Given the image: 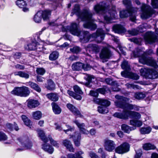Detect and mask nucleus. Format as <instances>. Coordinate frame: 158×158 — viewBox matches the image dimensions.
<instances>
[{
    "label": "nucleus",
    "mask_w": 158,
    "mask_h": 158,
    "mask_svg": "<svg viewBox=\"0 0 158 158\" xmlns=\"http://www.w3.org/2000/svg\"><path fill=\"white\" fill-rule=\"evenodd\" d=\"M112 30L116 33L121 34L126 32L125 28L121 24H116L112 27Z\"/></svg>",
    "instance_id": "nucleus-18"
},
{
    "label": "nucleus",
    "mask_w": 158,
    "mask_h": 158,
    "mask_svg": "<svg viewBox=\"0 0 158 158\" xmlns=\"http://www.w3.org/2000/svg\"><path fill=\"white\" fill-rule=\"evenodd\" d=\"M97 111L100 114H107L109 112L108 109L107 107L100 105L98 107Z\"/></svg>",
    "instance_id": "nucleus-43"
},
{
    "label": "nucleus",
    "mask_w": 158,
    "mask_h": 158,
    "mask_svg": "<svg viewBox=\"0 0 158 158\" xmlns=\"http://www.w3.org/2000/svg\"><path fill=\"white\" fill-rule=\"evenodd\" d=\"M123 3L125 6L126 9L121 10L119 12V15H122L124 17L127 15L128 12L130 11V13L133 11L135 10L134 8L132 6V2L131 0H123Z\"/></svg>",
    "instance_id": "nucleus-5"
},
{
    "label": "nucleus",
    "mask_w": 158,
    "mask_h": 158,
    "mask_svg": "<svg viewBox=\"0 0 158 158\" xmlns=\"http://www.w3.org/2000/svg\"><path fill=\"white\" fill-rule=\"evenodd\" d=\"M59 56V52L56 51H53L50 54L49 59L51 61H55L57 60Z\"/></svg>",
    "instance_id": "nucleus-35"
},
{
    "label": "nucleus",
    "mask_w": 158,
    "mask_h": 158,
    "mask_svg": "<svg viewBox=\"0 0 158 158\" xmlns=\"http://www.w3.org/2000/svg\"><path fill=\"white\" fill-rule=\"evenodd\" d=\"M139 78V77L137 74L131 72L128 78L133 80H138Z\"/></svg>",
    "instance_id": "nucleus-57"
},
{
    "label": "nucleus",
    "mask_w": 158,
    "mask_h": 158,
    "mask_svg": "<svg viewBox=\"0 0 158 158\" xmlns=\"http://www.w3.org/2000/svg\"><path fill=\"white\" fill-rule=\"evenodd\" d=\"M68 29L71 34L74 35L79 36L81 35V30L80 28L79 24L76 23H72L69 26H68Z\"/></svg>",
    "instance_id": "nucleus-6"
},
{
    "label": "nucleus",
    "mask_w": 158,
    "mask_h": 158,
    "mask_svg": "<svg viewBox=\"0 0 158 158\" xmlns=\"http://www.w3.org/2000/svg\"><path fill=\"white\" fill-rule=\"evenodd\" d=\"M144 40L146 44H152L156 42L157 39L155 33L152 31L147 32L144 36Z\"/></svg>",
    "instance_id": "nucleus-7"
},
{
    "label": "nucleus",
    "mask_w": 158,
    "mask_h": 158,
    "mask_svg": "<svg viewBox=\"0 0 158 158\" xmlns=\"http://www.w3.org/2000/svg\"><path fill=\"white\" fill-rule=\"evenodd\" d=\"M7 135L3 132L0 131V141H4L7 140Z\"/></svg>",
    "instance_id": "nucleus-59"
},
{
    "label": "nucleus",
    "mask_w": 158,
    "mask_h": 158,
    "mask_svg": "<svg viewBox=\"0 0 158 158\" xmlns=\"http://www.w3.org/2000/svg\"><path fill=\"white\" fill-rule=\"evenodd\" d=\"M38 43L35 40H32L31 43L28 44L25 47L26 49L28 51H32L36 49L37 44Z\"/></svg>",
    "instance_id": "nucleus-30"
},
{
    "label": "nucleus",
    "mask_w": 158,
    "mask_h": 158,
    "mask_svg": "<svg viewBox=\"0 0 158 158\" xmlns=\"http://www.w3.org/2000/svg\"><path fill=\"white\" fill-rule=\"evenodd\" d=\"M84 64L80 62H77L73 63L72 66V68L73 70H81L84 68Z\"/></svg>",
    "instance_id": "nucleus-25"
},
{
    "label": "nucleus",
    "mask_w": 158,
    "mask_h": 158,
    "mask_svg": "<svg viewBox=\"0 0 158 158\" xmlns=\"http://www.w3.org/2000/svg\"><path fill=\"white\" fill-rule=\"evenodd\" d=\"M121 66V68L123 70L131 69L130 66L129 64L128 61L125 60H124L122 62Z\"/></svg>",
    "instance_id": "nucleus-44"
},
{
    "label": "nucleus",
    "mask_w": 158,
    "mask_h": 158,
    "mask_svg": "<svg viewBox=\"0 0 158 158\" xmlns=\"http://www.w3.org/2000/svg\"><path fill=\"white\" fill-rule=\"evenodd\" d=\"M73 122L76 124L79 128V131L81 133L84 134H87L89 131L84 127L85 124L84 123H80L76 119L73 121Z\"/></svg>",
    "instance_id": "nucleus-20"
},
{
    "label": "nucleus",
    "mask_w": 158,
    "mask_h": 158,
    "mask_svg": "<svg viewBox=\"0 0 158 158\" xmlns=\"http://www.w3.org/2000/svg\"><path fill=\"white\" fill-rule=\"evenodd\" d=\"M110 102L108 100L102 98L99 105L108 108L110 105Z\"/></svg>",
    "instance_id": "nucleus-51"
},
{
    "label": "nucleus",
    "mask_w": 158,
    "mask_h": 158,
    "mask_svg": "<svg viewBox=\"0 0 158 158\" xmlns=\"http://www.w3.org/2000/svg\"><path fill=\"white\" fill-rule=\"evenodd\" d=\"M151 5L153 8H158V0H152Z\"/></svg>",
    "instance_id": "nucleus-64"
},
{
    "label": "nucleus",
    "mask_w": 158,
    "mask_h": 158,
    "mask_svg": "<svg viewBox=\"0 0 158 158\" xmlns=\"http://www.w3.org/2000/svg\"><path fill=\"white\" fill-rule=\"evenodd\" d=\"M145 97V94L142 92H136L134 94L135 98L138 100H141L143 99Z\"/></svg>",
    "instance_id": "nucleus-48"
},
{
    "label": "nucleus",
    "mask_w": 158,
    "mask_h": 158,
    "mask_svg": "<svg viewBox=\"0 0 158 158\" xmlns=\"http://www.w3.org/2000/svg\"><path fill=\"white\" fill-rule=\"evenodd\" d=\"M146 65L153 67L155 69L158 68V65L156 61L152 57H149L148 62Z\"/></svg>",
    "instance_id": "nucleus-38"
},
{
    "label": "nucleus",
    "mask_w": 158,
    "mask_h": 158,
    "mask_svg": "<svg viewBox=\"0 0 158 158\" xmlns=\"http://www.w3.org/2000/svg\"><path fill=\"white\" fill-rule=\"evenodd\" d=\"M21 118L25 125L31 128L32 126V122L30 119L24 114H22Z\"/></svg>",
    "instance_id": "nucleus-29"
},
{
    "label": "nucleus",
    "mask_w": 158,
    "mask_h": 158,
    "mask_svg": "<svg viewBox=\"0 0 158 158\" xmlns=\"http://www.w3.org/2000/svg\"><path fill=\"white\" fill-rule=\"evenodd\" d=\"M89 95L92 97L96 98H98L99 96V94L97 91V89L95 90H90L89 91Z\"/></svg>",
    "instance_id": "nucleus-61"
},
{
    "label": "nucleus",
    "mask_w": 158,
    "mask_h": 158,
    "mask_svg": "<svg viewBox=\"0 0 158 158\" xmlns=\"http://www.w3.org/2000/svg\"><path fill=\"white\" fill-rule=\"evenodd\" d=\"M46 96L49 99L53 101V102L58 101L59 98L58 94L57 93H49L46 94Z\"/></svg>",
    "instance_id": "nucleus-27"
},
{
    "label": "nucleus",
    "mask_w": 158,
    "mask_h": 158,
    "mask_svg": "<svg viewBox=\"0 0 158 158\" xmlns=\"http://www.w3.org/2000/svg\"><path fill=\"white\" fill-rule=\"evenodd\" d=\"M62 145L65 147L66 149L70 152H74L75 149L71 141L67 139L63 140Z\"/></svg>",
    "instance_id": "nucleus-19"
},
{
    "label": "nucleus",
    "mask_w": 158,
    "mask_h": 158,
    "mask_svg": "<svg viewBox=\"0 0 158 158\" xmlns=\"http://www.w3.org/2000/svg\"><path fill=\"white\" fill-rule=\"evenodd\" d=\"M112 56L111 51L109 48L104 47L102 48L99 54L100 58L103 60L109 59Z\"/></svg>",
    "instance_id": "nucleus-9"
},
{
    "label": "nucleus",
    "mask_w": 158,
    "mask_h": 158,
    "mask_svg": "<svg viewBox=\"0 0 158 158\" xmlns=\"http://www.w3.org/2000/svg\"><path fill=\"white\" fill-rule=\"evenodd\" d=\"M143 149L146 150H154L156 148V147L154 145L148 143L145 144L143 146Z\"/></svg>",
    "instance_id": "nucleus-50"
},
{
    "label": "nucleus",
    "mask_w": 158,
    "mask_h": 158,
    "mask_svg": "<svg viewBox=\"0 0 158 158\" xmlns=\"http://www.w3.org/2000/svg\"><path fill=\"white\" fill-rule=\"evenodd\" d=\"M15 3L19 8L22 9L24 12H26L29 11V8L27 7V4L26 1L24 0H17Z\"/></svg>",
    "instance_id": "nucleus-15"
},
{
    "label": "nucleus",
    "mask_w": 158,
    "mask_h": 158,
    "mask_svg": "<svg viewBox=\"0 0 158 158\" xmlns=\"http://www.w3.org/2000/svg\"><path fill=\"white\" fill-rule=\"evenodd\" d=\"M127 13V15H126L124 17L122 15H120L119 16L120 18H124L128 17H130V19L131 21L132 22H135L136 20V16L135 15V10H134L132 12L130 13V11H129L128 12V13Z\"/></svg>",
    "instance_id": "nucleus-31"
},
{
    "label": "nucleus",
    "mask_w": 158,
    "mask_h": 158,
    "mask_svg": "<svg viewBox=\"0 0 158 158\" xmlns=\"http://www.w3.org/2000/svg\"><path fill=\"white\" fill-rule=\"evenodd\" d=\"M70 51L73 54H78L81 51V48L79 46H75L69 49Z\"/></svg>",
    "instance_id": "nucleus-40"
},
{
    "label": "nucleus",
    "mask_w": 158,
    "mask_h": 158,
    "mask_svg": "<svg viewBox=\"0 0 158 158\" xmlns=\"http://www.w3.org/2000/svg\"><path fill=\"white\" fill-rule=\"evenodd\" d=\"M66 107L74 115L78 116L80 118H82L83 117V115L81 114L78 109L72 104L70 103L67 104Z\"/></svg>",
    "instance_id": "nucleus-13"
},
{
    "label": "nucleus",
    "mask_w": 158,
    "mask_h": 158,
    "mask_svg": "<svg viewBox=\"0 0 158 158\" xmlns=\"http://www.w3.org/2000/svg\"><path fill=\"white\" fill-rule=\"evenodd\" d=\"M42 149L45 152L49 154H52L54 151V149L52 146L47 143H44L42 145Z\"/></svg>",
    "instance_id": "nucleus-23"
},
{
    "label": "nucleus",
    "mask_w": 158,
    "mask_h": 158,
    "mask_svg": "<svg viewBox=\"0 0 158 158\" xmlns=\"http://www.w3.org/2000/svg\"><path fill=\"white\" fill-rule=\"evenodd\" d=\"M130 125L133 126L134 127H140L142 125V121L135 119L131 120L130 121Z\"/></svg>",
    "instance_id": "nucleus-42"
},
{
    "label": "nucleus",
    "mask_w": 158,
    "mask_h": 158,
    "mask_svg": "<svg viewBox=\"0 0 158 158\" xmlns=\"http://www.w3.org/2000/svg\"><path fill=\"white\" fill-rule=\"evenodd\" d=\"M53 112L55 114H59L62 111V109L59 105L55 102L51 103Z\"/></svg>",
    "instance_id": "nucleus-26"
},
{
    "label": "nucleus",
    "mask_w": 158,
    "mask_h": 158,
    "mask_svg": "<svg viewBox=\"0 0 158 158\" xmlns=\"http://www.w3.org/2000/svg\"><path fill=\"white\" fill-rule=\"evenodd\" d=\"M14 74L15 76H18L24 78L25 79H27L29 77V75L28 74L23 71L15 72Z\"/></svg>",
    "instance_id": "nucleus-36"
},
{
    "label": "nucleus",
    "mask_w": 158,
    "mask_h": 158,
    "mask_svg": "<svg viewBox=\"0 0 158 158\" xmlns=\"http://www.w3.org/2000/svg\"><path fill=\"white\" fill-rule=\"evenodd\" d=\"M149 57H148L145 54L143 53L139 58V62L143 64H146L148 62Z\"/></svg>",
    "instance_id": "nucleus-37"
},
{
    "label": "nucleus",
    "mask_w": 158,
    "mask_h": 158,
    "mask_svg": "<svg viewBox=\"0 0 158 158\" xmlns=\"http://www.w3.org/2000/svg\"><path fill=\"white\" fill-rule=\"evenodd\" d=\"M41 17L44 22H49L51 16V10H40Z\"/></svg>",
    "instance_id": "nucleus-17"
},
{
    "label": "nucleus",
    "mask_w": 158,
    "mask_h": 158,
    "mask_svg": "<svg viewBox=\"0 0 158 158\" xmlns=\"http://www.w3.org/2000/svg\"><path fill=\"white\" fill-rule=\"evenodd\" d=\"M39 137L44 143H47L48 141V139L45 135L44 131L42 130H40L38 133Z\"/></svg>",
    "instance_id": "nucleus-41"
},
{
    "label": "nucleus",
    "mask_w": 158,
    "mask_h": 158,
    "mask_svg": "<svg viewBox=\"0 0 158 158\" xmlns=\"http://www.w3.org/2000/svg\"><path fill=\"white\" fill-rule=\"evenodd\" d=\"M98 152L100 153L101 158H106L107 156L106 153L103 150V148H100L98 149Z\"/></svg>",
    "instance_id": "nucleus-60"
},
{
    "label": "nucleus",
    "mask_w": 158,
    "mask_h": 158,
    "mask_svg": "<svg viewBox=\"0 0 158 158\" xmlns=\"http://www.w3.org/2000/svg\"><path fill=\"white\" fill-rule=\"evenodd\" d=\"M130 148L129 144L127 142H124L115 148V152L118 154H123L129 152Z\"/></svg>",
    "instance_id": "nucleus-8"
},
{
    "label": "nucleus",
    "mask_w": 158,
    "mask_h": 158,
    "mask_svg": "<svg viewBox=\"0 0 158 158\" xmlns=\"http://www.w3.org/2000/svg\"><path fill=\"white\" fill-rule=\"evenodd\" d=\"M42 19L40 11L39 10L34 15L33 20L36 23H40L41 22Z\"/></svg>",
    "instance_id": "nucleus-39"
},
{
    "label": "nucleus",
    "mask_w": 158,
    "mask_h": 158,
    "mask_svg": "<svg viewBox=\"0 0 158 158\" xmlns=\"http://www.w3.org/2000/svg\"><path fill=\"white\" fill-rule=\"evenodd\" d=\"M28 83L31 88L39 93L41 92V89L37 84L31 81L28 82Z\"/></svg>",
    "instance_id": "nucleus-33"
},
{
    "label": "nucleus",
    "mask_w": 158,
    "mask_h": 158,
    "mask_svg": "<svg viewBox=\"0 0 158 158\" xmlns=\"http://www.w3.org/2000/svg\"><path fill=\"white\" fill-rule=\"evenodd\" d=\"M84 78L87 81L85 83V85L86 86H88L92 82L93 77L91 75H88Z\"/></svg>",
    "instance_id": "nucleus-55"
},
{
    "label": "nucleus",
    "mask_w": 158,
    "mask_h": 158,
    "mask_svg": "<svg viewBox=\"0 0 158 158\" xmlns=\"http://www.w3.org/2000/svg\"><path fill=\"white\" fill-rule=\"evenodd\" d=\"M32 115L34 119L39 120L41 118L42 114L40 111L37 110L33 112Z\"/></svg>",
    "instance_id": "nucleus-45"
},
{
    "label": "nucleus",
    "mask_w": 158,
    "mask_h": 158,
    "mask_svg": "<svg viewBox=\"0 0 158 158\" xmlns=\"http://www.w3.org/2000/svg\"><path fill=\"white\" fill-rule=\"evenodd\" d=\"M141 75L146 77L153 79L158 77V72L152 69L141 68L140 70Z\"/></svg>",
    "instance_id": "nucleus-4"
},
{
    "label": "nucleus",
    "mask_w": 158,
    "mask_h": 158,
    "mask_svg": "<svg viewBox=\"0 0 158 158\" xmlns=\"http://www.w3.org/2000/svg\"><path fill=\"white\" fill-rule=\"evenodd\" d=\"M86 50H89L92 54H98L100 51V48L98 45L96 44H89L86 47Z\"/></svg>",
    "instance_id": "nucleus-16"
},
{
    "label": "nucleus",
    "mask_w": 158,
    "mask_h": 158,
    "mask_svg": "<svg viewBox=\"0 0 158 158\" xmlns=\"http://www.w3.org/2000/svg\"><path fill=\"white\" fill-rule=\"evenodd\" d=\"M112 86V89L114 91L118 92L121 90V89L118 88V83L116 81H113L110 85Z\"/></svg>",
    "instance_id": "nucleus-46"
},
{
    "label": "nucleus",
    "mask_w": 158,
    "mask_h": 158,
    "mask_svg": "<svg viewBox=\"0 0 158 158\" xmlns=\"http://www.w3.org/2000/svg\"><path fill=\"white\" fill-rule=\"evenodd\" d=\"M83 153L81 151L76 152L75 154L69 153L67 155V158H83L81 156Z\"/></svg>",
    "instance_id": "nucleus-32"
},
{
    "label": "nucleus",
    "mask_w": 158,
    "mask_h": 158,
    "mask_svg": "<svg viewBox=\"0 0 158 158\" xmlns=\"http://www.w3.org/2000/svg\"><path fill=\"white\" fill-rule=\"evenodd\" d=\"M104 147L106 150L109 152H112L115 149V144L112 140L107 139L105 141Z\"/></svg>",
    "instance_id": "nucleus-12"
},
{
    "label": "nucleus",
    "mask_w": 158,
    "mask_h": 158,
    "mask_svg": "<svg viewBox=\"0 0 158 158\" xmlns=\"http://www.w3.org/2000/svg\"><path fill=\"white\" fill-rule=\"evenodd\" d=\"M94 22V20L92 19L85 21V23L83 25V27L91 31H94L97 28V25Z\"/></svg>",
    "instance_id": "nucleus-14"
},
{
    "label": "nucleus",
    "mask_w": 158,
    "mask_h": 158,
    "mask_svg": "<svg viewBox=\"0 0 158 158\" xmlns=\"http://www.w3.org/2000/svg\"><path fill=\"white\" fill-rule=\"evenodd\" d=\"M143 12L141 17L143 19H146L151 17L155 13V10L150 7L142 9Z\"/></svg>",
    "instance_id": "nucleus-11"
},
{
    "label": "nucleus",
    "mask_w": 158,
    "mask_h": 158,
    "mask_svg": "<svg viewBox=\"0 0 158 158\" xmlns=\"http://www.w3.org/2000/svg\"><path fill=\"white\" fill-rule=\"evenodd\" d=\"M36 71L38 75H43L46 72L45 69L43 68H37Z\"/></svg>",
    "instance_id": "nucleus-54"
},
{
    "label": "nucleus",
    "mask_w": 158,
    "mask_h": 158,
    "mask_svg": "<svg viewBox=\"0 0 158 158\" xmlns=\"http://www.w3.org/2000/svg\"><path fill=\"white\" fill-rule=\"evenodd\" d=\"M70 138H72L75 146L78 147L81 144V134L77 131L74 132L73 134L70 135Z\"/></svg>",
    "instance_id": "nucleus-10"
},
{
    "label": "nucleus",
    "mask_w": 158,
    "mask_h": 158,
    "mask_svg": "<svg viewBox=\"0 0 158 158\" xmlns=\"http://www.w3.org/2000/svg\"><path fill=\"white\" fill-rule=\"evenodd\" d=\"M124 70L121 72V74L122 76L126 78H128L131 72H129L131 70Z\"/></svg>",
    "instance_id": "nucleus-58"
},
{
    "label": "nucleus",
    "mask_w": 158,
    "mask_h": 158,
    "mask_svg": "<svg viewBox=\"0 0 158 158\" xmlns=\"http://www.w3.org/2000/svg\"><path fill=\"white\" fill-rule=\"evenodd\" d=\"M11 93L15 96L21 97H27L29 96L31 92L29 87L23 85L20 87H15Z\"/></svg>",
    "instance_id": "nucleus-3"
},
{
    "label": "nucleus",
    "mask_w": 158,
    "mask_h": 158,
    "mask_svg": "<svg viewBox=\"0 0 158 158\" xmlns=\"http://www.w3.org/2000/svg\"><path fill=\"white\" fill-rule=\"evenodd\" d=\"M79 36L82 37L84 40L86 42L89 41L91 39H92L90 41L94 40L98 43H100L104 39L105 34L102 29H98L96 32L89 34L88 31H81V35Z\"/></svg>",
    "instance_id": "nucleus-2"
},
{
    "label": "nucleus",
    "mask_w": 158,
    "mask_h": 158,
    "mask_svg": "<svg viewBox=\"0 0 158 158\" xmlns=\"http://www.w3.org/2000/svg\"><path fill=\"white\" fill-rule=\"evenodd\" d=\"M73 89L75 93L80 94H82L83 92L80 87L77 85H76L73 86Z\"/></svg>",
    "instance_id": "nucleus-56"
},
{
    "label": "nucleus",
    "mask_w": 158,
    "mask_h": 158,
    "mask_svg": "<svg viewBox=\"0 0 158 158\" xmlns=\"http://www.w3.org/2000/svg\"><path fill=\"white\" fill-rule=\"evenodd\" d=\"M81 18L84 21H86L92 19V15L87 9L84 10L81 15Z\"/></svg>",
    "instance_id": "nucleus-22"
},
{
    "label": "nucleus",
    "mask_w": 158,
    "mask_h": 158,
    "mask_svg": "<svg viewBox=\"0 0 158 158\" xmlns=\"http://www.w3.org/2000/svg\"><path fill=\"white\" fill-rule=\"evenodd\" d=\"M143 51L141 49L139 48H137L136 50L134 51L133 52V55L135 58H139L141 57V55L143 53H142Z\"/></svg>",
    "instance_id": "nucleus-49"
},
{
    "label": "nucleus",
    "mask_w": 158,
    "mask_h": 158,
    "mask_svg": "<svg viewBox=\"0 0 158 158\" xmlns=\"http://www.w3.org/2000/svg\"><path fill=\"white\" fill-rule=\"evenodd\" d=\"M115 104L117 107L123 109V111L122 112H115L113 115L114 117L123 119H127L129 118L136 119L140 118L141 115L139 113L131 110H135V105L127 102L124 99L115 102Z\"/></svg>",
    "instance_id": "nucleus-1"
},
{
    "label": "nucleus",
    "mask_w": 158,
    "mask_h": 158,
    "mask_svg": "<svg viewBox=\"0 0 158 158\" xmlns=\"http://www.w3.org/2000/svg\"><path fill=\"white\" fill-rule=\"evenodd\" d=\"M152 130V128L149 126L147 127H142L139 129L140 134L142 135L149 134L151 131Z\"/></svg>",
    "instance_id": "nucleus-34"
},
{
    "label": "nucleus",
    "mask_w": 158,
    "mask_h": 158,
    "mask_svg": "<svg viewBox=\"0 0 158 158\" xmlns=\"http://www.w3.org/2000/svg\"><path fill=\"white\" fill-rule=\"evenodd\" d=\"M108 14L113 19L116 18L117 13L115 7L113 6L111 9L108 10Z\"/></svg>",
    "instance_id": "nucleus-47"
},
{
    "label": "nucleus",
    "mask_w": 158,
    "mask_h": 158,
    "mask_svg": "<svg viewBox=\"0 0 158 158\" xmlns=\"http://www.w3.org/2000/svg\"><path fill=\"white\" fill-rule=\"evenodd\" d=\"M121 130L123 131L124 133L129 134L131 130L130 129V126L125 124H123L121 126Z\"/></svg>",
    "instance_id": "nucleus-52"
},
{
    "label": "nucleus",
    "mask_w": 158,
    "mask_h": 158,
    "mask_svg": "<svg viewBox=\"0 0 158 158\" xmlns=\"http://www.w3.org/2000/svg\"><path fill=\"white\" fill-rule=\"evenodd\" d=\"M22 144L27 149H31L33 145L31 142L28 139L27 141H26V143H22Z\"/></svg>",
    "instance_id": "nucleus-53"
},
{
    "label": "nucleus",
    "mask_w": 158,
    "mask_h": 158,
    "mask_svg": "<svg viewBox=\"0 0 158 158\" xmlns=\"http://www.w3.org/2000/svg\"><path fill=\"white\" fill-rule=\"evenodd\" d=\"M139 32V31L134 29L131 30H129L128 31V32L130 35H132L135 36L137 35Z\"/></svg>",
    "instance_id": "nucleus-62"
},
{
    "label": "nucleus",
    "mask_w": 158,
    "mask_h": 158,
    "mask_svg": "<svg viewBox=\"0 0 158 158\" xmlns=\"http://www.w3.org/2000/svg\"><path fill=\"white\" fill-rule=\"evenodd\" d=\"M27 106L30 109L34 108L38 106L40 103L38 100L29 99L27 101Z\"/></svg>",
    "instance_id": "nucleus-21"
},
{
    "label": "nucleus",
    "mask_w": 158,
    "mask_h": 158,
    "mask_svg": "<svg viewBox=\"0 0 158 158\" xmlns=\"http://www.w3.org/2000/svg\"><path fill=\"white\" fill-rule=\"evenodd\" d=\"M49 139L50 141V143L52 145L57 148L59 147V144L57 143V142L54 140L51 137H49Z\"/></svg>",
    "instance_id": "nucleus-63"
},
{
    "label": "nucleus",
    "mask_w": 158,
    "mask_h": 158,
    "mask_svg": "<svg viewBox=\"0 0 158 158\" xmlns=\"http://www.w3.org/2000/svg\"><path fill=\"white\" fill-rule=\"evenodd\" d=\"M45 87L47 90L52 91L56 89V85L52 79H49L48 81L47 84L45 86Z\"/></svg>",
    "instance_id": "nucleus-28"
},
{
    "label": "nucleus",
    "mask_w": 158,
    "mask_h": 158,
    "mask_svg": "<svg viewBox=\"0 0 158 158\" xmlns=\"http://www.w3.org/2000/svg\"><path fill=\"white\" fill-rule=\"evenodd\" d=\"M81 10L80 5L78 4H75L72 10L71 16H72L74 14L79 16L81 15Z\"/></svg>",
    "instance_id": "nucleus-24"
}]
</instances>
